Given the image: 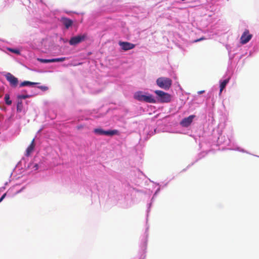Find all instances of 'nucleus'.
<instances>
[{
    "label": "nucleus",
    "instance_id": "nucleus-1",
    "mask_svg": "<svg viewBox=\"0 0 259 259\" xmlns=\"http://www.w3.org/2000/svg\"><path fill=\"white\" fill-rule=\"evenodd\" d=\"M148 95L143 94L142 92L139 91L135 93L134 97V98L141 102H145L149 103H155L156 100L154 98L152 95L149 94H147Z\"/></svg>",
    "mask_w": 259,
    "mask_h": 259
},
{
    "label": "nucleus",
    "instance_id": "nucleus-2",
    "mask_svg": "<svg viewBox=\"0 0 259 259\" xmlns=\"http://www.w3.org/2000/svg\"><path fill=\"white\" fill-rule=\"evenodd\" d=\"M172 80L167 77H160L157 79L156 84L160 88L168 90L172 85Z\"/></svg>",
    "mask_w": 259,
    "mask_h": 259
},
{
    "label": "nucleus",
    "instance_id": "nucleus-3",
    "mask_svg": "<svg viewBox=\"0 0 259 259\" xmlns=\"http://www.w3.org/2000/svg\"><path fill=\"white\" fill-rule=\"evenodd\" d=\"M154 93L156 94V98L160 103H169L171 101V96L162 91L156 90Z\"/></svg>",
    "mask_w": 259,
    "mask_h": 259
},
{
    "label": "nucleus",
    "instance_id": "nucleus-4",
    "mask_svg": "<svg viewBox=\"0 0 259 259\" xmlns=\"http://www.w3.org/2000/svg\"><path fill=\"white\" fill-rule=\"evenodd\" d=\"M94 132L99 135H106L112 136L115 135H117L118 133V131L117 130H108V131H104L101 128H95L94 130Z\"/></svg>",
    "mask_w": 259,
    "mask_h": 259
},
{
    "label": "nucleus",
    "instance_id": "nucleus-5",
    "mask_svg": "<svg viewBox=\"0 0 259 259\" xmlns=\"http://www.w3.org/2000/svg\"><path fill=\"white\" fill-rule=\"evenodd\" d=\"M87 37V35L84 34L83 35H78L72 37L69 40V44L70 45H76L85 40Z\"/></svg>",
    "mask_w": 259,
    "mask_h": 259
},
{
    "label": "nucleus",
    "instance_id": "nucleus-6",
    "mask_svg": "<svg viewBox=\"0 0 259 259\" xmlns=\"http://www.w3.org/2000/svg\"><path fill=\"white\" fill-rule=\"evenodd\" d=\"M7 80L10 82L12 87L15 88L18 83V79L11 73L8 72L5 75Z\"/></svg>",
    "mask_w": 259,
    "mask_h": 259
},
{
    "label": "nucleus",
    "instance_id": "nucleus-7",
    "mask_svg": "<svg viewBox=\"0 0 259 259\" xmlns=\"http://www.w3.org/2000/svg\"><path fill=\"white\" fill-rule=\"evenodd\" d=\"M252 35L249 34L248 30H245L240 38V42L242 44H245L248 42L252 38Z\"/></svg>",
    "mask_w": 259,
    "mask_h": 259
},
{
    "label": "nucleus",
    "instance_id": "nucleus-8",
    "mask_svg": "<svg viewBox=\"0 0 259 259\" xmlns=\"http://www.w3.org/2000/svg\"><path fill=\"white\" fill-rule=\"evenodd\" d=\"M119 45L120 46L122 50L123 51H128L134 49L135 47V45L127 41H121L119 42Z\"/></svg>",
    "mask_w": 259,
    "mask_h": 259
},
{
    "label": "nucleus",
    "instance_id": "nucleus-9",
    "mask_svg": "<svg viewBox=\"0 0 259 259\" xmlns=\"http://www.w3.org/2000/svg\"><path fill=\"white\" fill-rule=\"evenodd\" d=\"M195 117V115H191L188 117L184 118L180 123L181 125L184 127H188L192 123Z\"/></svg>",
    "mask_w": 259,
    "mask_h": 259
},
{
    "label": "nucleus",
    "instance_id": "nucleus-10",
    "mask_svg": "<svg viewBox=\"0 0 259 259\" xmlns=\"http://www.w3.org/2000/svg\"><path fill=\"white\" fill-rule=\"evenodd\" d=\"M35 140L33 139L30 144L29 145V146L27 147L26 150V154L25 155L27 156H28L30 155V154L32 153V152L33 151L34 147H35Z\"/></svg>",
    "mask_w": 259,
    "mask_h": 259
},
{
    "label": "nucleus",
    "instance_id": "nucleus-11",
    "mask_svg": "<svg viewBox=\"0 0 259 259\" xmlns=\"http://www.w3.org/2000/svg\"><path fill=\"white\" fill-rule=\"evenodd\" d=\"M62 22L66 28H68L72 25V21L68 18H62Z\"/></svg>",
    "mask_w": 259,
    "mask_h": 259
},
{
    "label": "nucleus",
    "instance_id": "nucleus-12",
    "mask_svg": "<svg viewBox=\"0 0 259 259\" xmlns=\"http://www.w3.org/2000/svg\"><path fill=\"white\" fill-rule=\"evenodd\" d=\"M229 80L230 78H228L227 79H225L224 80L221 82L220 94H221L223 90L225 88L226 85L229 82Z\"/></svg>",
    "mask_w": 259,
    "mask_h": 259
},
{
    "label": "nucleus",
    "instance_id": "nucleus-13",
    "mask_svg": "<svg viewBox=\"0 0 259 259\" xmlns=\"http://www.w3.org/2000/svg\"><path fill=\"white\" fill-rule=\"evenodd\" d=\"M39 83L38 82H31L29 81H24L22 82L20 84V87H22L24 86H27V85H34V84H37Z\"/></svg>",
    "mask_w": 259,
    "mask_h": 259
},
{
    "label": "nucleus",
    "instance_id": "nucleus-14",
    "mask_svg": "<svg viewBox=\"0 0 259 259\" xmlns=\"http://www.w3.org/2000/svg\"><path fill=\"white\" fill-rule=\"evenodd\" d=\"M5 100L6 104L10 105L12 104V101L10 99V96L8 94H6L5 96Z\"/></svg>",
    "mask_w": 259,
    "mask_h": 259
},
{
    "label": "nucleus",
    "instance_id": "nucleus-15",
    "mask_svg": "<svg viewBox=\"0 0 259 259\" xmlns=\"http://www.w3.org/2000/svg\"><path fill=\"white\" fill-rule=\"evenodd\" d=\"M37 60L43 63H52V59H41V58H38Z\"/></svg>",
    "mask_w": 259,
    "mask_h": 259
},
{
    "label": "nucleus",
    "instance_id": "nucleus-16",
    "mask_svg": "<svg viewBox=\"0 0 259 259\" xmlns=\"http://www.w3.org/2000/svg\"><path fill=\"white\" fill-rule=\"evenodd\" d=\"M65 57L52 59V63L57 62H63L66 60Z\"/></svg>",
    "mask_w": 259,
    "mask_h": 259
},
{
    "label": "nucleus",
    "instance_id": "nucleus-17",
    "mask_svg": "<svg viewBox=\"0 0 259 259\" xmlns=\"http://www.w3.org/2000/svg\"><path fill=\"white\" fill-rule=\"evenodd\" d=\"M23 108V104L22 101H19L17 105V110L19 112H21Z\"/></svg>",
    "mask_w": 259,
    "mask_h": 259
},
{
    "label": "nucleus",
    "instance_id": "nucleus-18",
    "mask_svg": "<svg viewBox=\"0 0 259 259\" xmlns=\"http://www.w3.org/2000/svg\"><path fill=\"white\" fill-rule=\"evenodd\" d=\"M30 97H31V96L28 95H19L17 96V98L19 99H25L28 98Z\"/></svg>",
    "mask_w": 259,
    "mask_h": 259
},
{
    "label": "nucleus",
    "instance_id": "nucleus-19",
    "mask_svg": "<svg viewBox=\"0 0 259 259\" xmlns=\"http://www.w3.org/2000/svg\"><path fill=\"white\" fill-rule=\"evenodd\" d=\"M9 50L10 51H11V52H13V53L17 54H20L19 50H18L17 49H9Z\"/></svg>",
    "mask_w": 259,
    "mask_h": 259
},
{
    "label": "nucleus",
    "instance_id": "nucleus-20",
    "mask_svg": "<svg viewBox=\"0 0 259 259\" xmlns=\"http://www.w3.org/2000/svg\"><path fill=\"white\" fill-rule=\"evenodd\" d=\"M38 88L41 89V90L45 91L48 89V88L46 86H39Z\"/></svg>",
    "mask_w": 259,
    "mask_h": 259
},
{
    "label": "nucleus",
    "instance_id": "nucleus-21",
    "mask_svg": "<svg viewBox=\"0 0 259 259\" xmlns=\"http://www.w3.org/2000/svg\"><path fill=\"white\" fill-rule=\"evenodd\" d=\"M77 129L79 130H81L83 128V126L82 125H79L78 126H77Z\"/></svg>",
    "mask_w": 259,
    "mask_h": 259
},
{
    "label": "nucleus",
    "instance_id": "nucleus-22",
    "mask_svg": "<svg viewBox=\"0 0 259 259\" xmlns=\"http://www.w3.org/2000/svg\"><path fill=\"white\" fill-rule=\"evenodd\" d=\"M6 195V193H5L1 197V198H0V202L4 199V198L5 197Z\"/></svg>",
    "mask_w": 259,
    "mask_h": 259
},
{
    "label": "nucleus",
    "instance_id": "nucleus-23",
    "mask_svg": "<svg viewBox=\"0 0 259 259\" xmlns=\"http://www.w3.org/2000/svg\"><path fill=\"white\" fill-rule=\"evenodd\" d=\"M203 39H204V37H201V38H199V39H198L195 40L194 41V42H198V41H199L202 40H203Z\"/></svg>",
    "mask_w": 259,
    "mask_h": 259
},
{
    "label": "nucleus",
    "instance_id": "nucleus-24",
    "mask_svg": "<svg viewBox=\"0 0 259 259\" xmlns=\"http://www.w3.org/2000/svg\"><path fill=\"white\" fill-rule=\"evenodd\" d=\"M204 92V91H199L198 92V94H201L203 93Z\"/></svg>",
    "mask_w": 259,
    "mask_h": 259
},
{
    "label": "nucleus",
    "instance_id": "nucleus-25",
    "mask_svg": "<svg viewBox=\"0 0 259 259\" xmlns=\"http://www.w3.org/2000/svg\"><path fill=\"white\" fill-rule=\"evenodd\" d=\"M34 167H35V169H37L38 168V165L37 164H36L35 165Z\"/></svg>",
    "mask_w": 259,
    "mask_h": 259
}]
</instances>
